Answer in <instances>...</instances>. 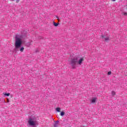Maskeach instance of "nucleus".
Segmentation results:
<instances>
[{"label":"nucleus","mask_w":127,"mask_h":127,"mask_svg":"<svg viewBox=\"0 0 127 127\" xmlns=\"http://www.w3.org/2000/svg\"><path fill=\"white\" fill-rule=\"evenodd\" d=\"M71 67H72V69L76 68V66H71Z\"/></svg>","instance_id":"obj_17"},{"label":"nucleus","mask_w":127,"mask_h":127,"mask_svg":"<svg viewBox=\"0 0 127 127\" xmlns=\"http://www.w3.org/2000/svg\"><path fill=\"white\" fill-rule=\"evenodd\" d=\"M6 102L7 103H9V99L8 98H6Z\"/></svg>","instance_id":"obj_14"},{"label":"nucleus","mask_w":127,"mask_h":127,"mask_svg":"<svg viewBox=\"0 0 127 127\" xmlns=\"http://www.w3.org/2000/svg\"><path fill=\"white\" fill-rule=\"evenodd\" d=\"M26 38H27V32L25 31H22L20 35H16L15 37V47L16 51L22 45L23 43L22 40L26 39Z\"/></svg>","instance_id":"obj_1"},{"label":"nucleus","mask_w":127,"mask_h":127,"mask_svg":"<svg viewBox=\"0 0 127 127\" xmlns=\"http://www.w3.org/2000/svg\"><path fill=\"white\" fill-rule=\"evenodd\" d=\"M3 95H4V97H9V96H10V93H6V92H3Z\"/></svg>","instance_id":"obj_9"},{"label":"nucleus","mask_w":127,"mask_h":127,"mask_svg":"<svg viewBox=\"0 0 127 127\" xmlns=\"http://www.w3.org/2000/svg\"><path fill=\"white\" fill-rule=\"evenodd\" d=\"M112 0L113 1H116V0Z\"/></svg>","instance_id":"obj_21"},{"label":"nucleus","mask_w":127,"mask_h":127,"mask_svg":"<svg viewBox=\"0 0 127 127\" xmlns=\"http://www.w3.org/2000/svg\"><path fill=\"white\" fill-rule=\"evenodd\" d=\"M112 96H116V92L112 91Z\"/></svg>","instance_id":"obj_13"},{"label":"nucleus","mask_w":127,"mask_h":127,"mask_svg":"<svg viewBox=\"0 0 127 127\" xmlns=\"http://www.w3.org/2000/svg\"><path fill=\"white\" fill-rule=\"evenodd\" d=\"M123 13H124V15H125V16H127V13L126 12H123Z\"/></svg>","instance_id":"obj_15"},{"label":"nucleus","mask_w":127,"mask_h":127,"mask_svg":"<svg viewBox=\"0 0 127 127\" xmlns=\"http://www.w3.org/2000/svg\"><path fill=\"white\" fill-rule=\"evenodd\" d=\"M56 112H58V113H60V112H61V108H60V107H57L56 109Z\"/></svg>","instance_id":"obj_10"},{"label":"nucleus","mask_w":127,"mask_h":127,"mask_svg":"<svg viewBox=\"0 0 127 127\" xmlns=\"http://www.w3.org/2000/svg\"><path fill=\"white\" fill-rule=\"evenodd\" d=\"M100 37L103 41H105V42H110V36H108L106 34H102Z\"/></svg>","instance_id":"obj_4"},{"label":"nucleus","mask_w":127,"mask_h":127,"mask_svg":"<svg viewBox=\"0 0 127 127\" xmlns=\"http://www.w3.org/2000/svg\"><path fill=\"white\" fill-rule=\"evenodd\" d=\"M53 25H54V26L57 27L59 25V23H56L54 21Z\"/></svg>","instance_id":"obj_11"},{"label":"nucleus","mask_w":127,"mask_h":127,"mask_svg":"<svg viewBox=\"0 0 127 127\" xmlns=\"http://www.w3.org/2000/svg\"><path fill=\"white\" fill-rule=\"evenodd\" d=\"M78 60H79V57H73L70 59L69 64L70 66H76L78 64Z\"/></svg>","instance_id":"obj_3"},{"label":"nucleus","mask_w":127,"mask_h":127,"mask_svg":"<svg viewBox=\"0 0 127 127\" xmlns=\"http://www.w3.org/2000/svg\"><path fill=\"white\" fill-rule=\"evenodd\" d=\"M28 124L29 127H36L37 125L36 118L35 117H33L29 118Z\"/></svg>","instance_id":"obj_2"},{"label":"nucleus","mask_w":127,"mask_h":127,"mask_svg":"<svg viewBox=\"0 0 127 127\" xmlns=\"http://www.w3.org/2000/svg\"><path fill=\"white\" fill-rule=\"evenodd\" d=\"M60 115L61 116V117L65 116V112L64 111H62L61 112Z\"/></svg>","instance_id":"obj_12"},{"label":"nucleus","mask_w":127,"mask_h":127,"mask_svg":"<svg viewBox=\"0 0 127 127\" xmlns=\"http://www.w3.org/2000/svg\"><path fill=\"white\" fill-rule=\"evenodd\" d=\"M56 17H57V18H58H58H59V17H58V16H56Z\"/></svg>","instance_id":"obj_19"},{"label":"nucleus","mask_w":127,"mask_h":127,"mask_svg":"<svg viewBox=\"0 0 127 127\" xmlns=\"http://www.w3.org/2000/svg\"><path fill=\"white\" fill-rule=\"evenodd\" d=\"M83 62H84V57L81 58L77 61L78 65H82L83 64Z\"/></svg>","instance_id":"obj_6"},{"label":"nucleus","mask_w":127,"mask_h":127,"mask_svg":"<svg viewBox=\"0 0 127 127\" xmlns=\"http://www.w3.org/2000/svg\"><path fill=\"white\" fill-rule=\"evenodd\" d=\"M54 127H58V125L59 124V121H54Z\"/></svg>","instance_id":"obj_8"},{"label":"nucleus","mask_w":127,"mask_h":127,"mask_svg":"<svg viewBox=\"0 0 127 127\" xmlns=\"http://www.w3.org/2000/svg\"><path fill=\"white\" fill-rule=\"evenodd\" d=\"M111 74H112V71H109L108 72V75H111Z\"/></svg>","instance_id":"obj_16"},{"label":"nucleus","mask_w":127,"mask_h":127,"mask_svg":"<svg viewBox=\"0 0 127 127\" xmlns=\"http://www.w3.org/2000/svg\"><path fill=\"white\" fill-rule=\"evenodd\" d=\"M11 0V1H14V0Z\"/></svg>","instance_id":"obj_20"},{"label":"nucleus","mask_w":127,"mask_h":127,"mask_svg":"<svg viewBox=\"0 0 127 127\" xmlns=\"http://www.w3.org/2000/svg\"><path fill=\"white\" fill-rule=\"evenodd\" d=\"M97 101V98H93L91 100V102L92 104H95V103Z\"/></svg>","instance_id":"obj_7"},{"label":"nucleus","mask_w":127,"mask_h":127,"mask_svg":"<svg viewBox=\"0 0 127 127\" xmlns=\"http://www.w3.org/2000/svg\"><path fill=\"white\" fill-rule=\"evenodd\" d=\"M14 47L15 48L14 49V53H16L17 51H20L21 52H23V51L24 50V47L20 46L18 49H17V51L15 50V43H14Z\"/></svg>","instance_id":"obj_5"},{"label":"nucleus","mask_w":127,"mask_h":127,"mask_svg":"<svg viewBox=\"0 0 127 127\" xmlns=\"http://www.w3.org/2000/svg\"><path fill=\"white\" fill-rule=\"evenodd\" d=\"M16 2H19V0H16Z\"/></svg>","instance_id":"obj_18"}]
</instances>
